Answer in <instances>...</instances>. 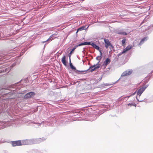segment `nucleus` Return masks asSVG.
Returning a JSON list of instances; mask_svg holds the SVG:
<instances>
[{
	"instance_id": "obj_1",
	"label": "nucleus",
	"mask_w": 153,
	"mask_h": 153,
	"mask_svg": "<svg viewBox=\"0 0 153 153\" xmlns=\"http://www.w3.org/2000/svg\"><path fill=\"white\" fill-rule=\"evenodd\" d=\"M104 40L105 44V47L106 49L108 48L109 47L110 49L114 48L113 46L111 44L108 39H104Z\"/></svg>"
},
{
	"instance_id": "obj_2",
	"label": "nucleus",
	"mask_w": 153,
	"mask_h": 153,
	"mask_svg": "<svg viewBox=\"0 0 153 153\" xmlns=\"http://www.w3.org/2000/svg\"><path fill=\"white\" fill-rule=\"evenodd\" d=\"M100 66V64H98L96 65H94L91 66L89 67L90 69H91L90 70V72H93L95 71L96 69L99 68Z\"/></svg>"
},
{
	"instance_id": "obj_3",
	"label": "nucleus",
	"mask_w": 153,
	"mask_h": 153,
	"mask_svg": "<svg viewBox=\"0 0 153 153\" xmlns=\"http://www.w3.org/2000/svg\"><path fill=\"white\" fill-rule=\"evenodd\" d=\"M132 72V70H126L124 71L121 74V76H125L131 74Z\"/></svg>"
},
{
	"instance_id": "obj_4",
	"label": "nucleus",
	"mask_w": 153,
	"mask_h": 153,
	"mask_svg": "<svg viewBox=\"0 0 153 153\" xmlns=\"http://www.w3.org/2000/svg\"><path fill=\"white\" fill-rule=\"evenodd\" d=\"M35 95L34 92H31L27 93L25 96V98L26 99L31 98Z\"/></svg>"
},
{
	"instance_id": "obj_5",
	"label": "nucleus",
	"mask_w": 153,
	"mask_h": 153,
	"mask_svg": "<svg viewBox=\"0 0 153 153\" xmlns=\"http://www.w3.org/2000/svg\"><path fill=\"white\" fill-rule=\"evenodd\" d=\"M12 146H20L22 145V143L21 140H17L11 142Z\"/></svg>"
},
{
	"instance_id": "obj_6",
	"label": "nucleus",
	"mask_w": 153,
	"mask_h": 153,
	"mask_svg": "<svg viewBox=\"0 0 153 153\" xmlns=\"http://www.w3.org/2000/svg\"><path fill=\"white\" fill-rule=\"evenodd\" d=\"M132 48V45H129L127 46L124 49L122 52L121 53L119 54V55H120L122 54L126 53L127 51H129Z\"/></svg>"
},
{
	"instance_id": "obj_7",
	"label": "nucleus",
	"mask_w": 153,
	"mask_h": 153,
	"mask_svg": "<svg viewBox=\"0 0 153 153\" xmlns=\"http://www.w3.org/2000/svg\"><path fill=\"white\" fill-rule=\"evenodd\" d=\"M146 88V87L143 86L142 88L139 89L137 91V94L139 95V97L140 96L141 94L144 91Z\"/></svg>"
},
{
	"instance_id": "obj_8",
	"label": "nucleus",
	"mask_w": 153,
	"mask_h": 153,
	"mask_svg": "<svg viewBox=\"0 0 153 153\" xmlns=\"http://www.w3.org/2000/svg\"><path fill=\"white\" fill-rule=\"evenodd\" d=\"M111 62V60L109 58H107L103 62V65L104 67H106L107 65L109 64Z\"/></svg>"
},
{
	"instance_id": "obj_9",
	"label": "nucleus",
	"mask_w": 153,
	"mask_h": 153,
	"mask_svg": "<svg viewBox=\"0 0 153 153\" xmlns=\"http://www.w3.org/2000/svg\"><path fill=\"white\" fill-rule=\"evenodd\" d=\"M22 145H27L29 143V140H22L21 142Z\"/></svg>"
},
{
	"instance_id": "obj_10",
	"label": "nucleus",
	"mask_w": 153,
	"mask_h": 153,
	"mask_svg": "<svg viewBox=\"0 0 153 153\" xmlns=\"http://www.w3.org/2000/svg\"><path fill=\"white\" fill-rule=\"evenodd\" d=\"M66 57L65 56H63L61 60L62 63L65 65L66 66L67 64L65 60Z\"/></svg>"
},
{
	"instance_id": "obj_11",
	"label": "nucleus",
	"mask_w": 153,
	"mask_h": 153,
	"mask_svg": "<svg viewBox=\"0 0 153 153\" xmlns=\"http://www.w3.org/2000/svg\"><path fill=\"white\" fill-rule=\"evenodd\" d=\"M93 47L94 48L96 49L97 50L99 51L100 52V53L101 55H102V52H101V50H100V48H99V47L97 45L95 44V45H94V46Z\"/></svg>"
},
{
	"instance_id": "obj_12",
	"label": "nucleus",
	"mask_w": 153,
	"mask_h": 153,
	"mask_svg": "<svg viewBox=\"0 0 153 153\" xmlns=\"http://www.w3.org/2000/svg\"><path fill=\"white\" fill-rule=\"evenodd\" d=\"M70 67L71 68V69H72V70H76V68L74 66H73L72 63L71 62V59H70Z\"/></svg>"
},
{
	"instance_id": "obj_13",
	"label": "nucleus",
	"mask_w": 153,
	"mask_h": 153,
	"mask_svg": "<svg viewBox=\"0 0 153 153\" xmlns=\"http://www.w3.org/2000/svg\"><path fill=\"white\" fill-rule=\"evenodd\" d=\"M147 40V37H144L140 41L139 44L140 45L143 43L144 41H146Z\"/></svg>"
},
{
	"instance_id": "obj_14",
	"label": "nucleus",
	"mask_w": 153,
	"mask_h": 153,
	"mask_svg": "<svg viewBox=\"0 0 153 153\" xmlns=\"http://www.w3.org/2000/svg\"><path fill=\"white\" fill-rule=\"evenodd\" d=\"M117 33L119 34H122L124 35H127V34L126 32H118Z\"/></svg>"
},
{
	"instance_id": "obj_15",
	"label": "nucleus",
	"mask_w": 153,
	"mask_h": 153,
	"mask_svg": "<svg viewBox=\"0 0 153 153\" xmlns=\"http://www.w3.org/2000/svg\"><path fill=\"white\" fill-rule=\"evenodd\" d=\"M83 45H85V42L81 43L79 44L78 45H76V47H78L79 46H80Z\"/></svg>"
},
{
	"instance_id": "obj_16",
	"label": "nucleus",
	"mask_w": 153,
	"mask_h": 153,
	"mask_svg": "<svg viewBox=\"0 0 153 153\" xmlns=\"http://www.w3.org/2000/svg\"><path fill=\"white\" fill-rule=\"evenodd\" d=\"M126 39H123L122 41V45L123 46H124L126 42Z\"/></svg>"
},
{
	"instance_id": "obj_17",
	"label": "nucleus",
	"mask_w": 153,
	"mask_h": 153,
	"mask_svg": "<svg viewBox=\"0 0 153 153\" xmlns=\"http://www.w3.org/2000/svg\"><path fill=\"white\" fill-rule=\"evenodd\" d=\"M101 55H100V56H98L97 57V60H99V62H100V60H101Z\"/></svg>"
},
{
	"instance_id": "obj_18",
	"label": "nucleus",
	"mask_w": 153,
	"mask_h": 153,
	"mask_svg": "<svg viewBox=\"0 0 153 153\" xmlns=\"http://www.w3.org/2000/svg\"><path fill=\"white\" fill-rule=\"evenodd\" d=\"M76 47H74L72 49V50L70 52V54H71V53L73 51H74V50L76 48Z\"/></svg>"
},
{
	"instance_id": "obj_19",
	"label": "nucleus",
	"mask_w": 153,
	"mask_h": 153,
	"mask_svg": "<svg viewBox=\"0 0 153 153\" xmlns=\"http://www.w3.org/2000/svg\"><path fill=\"white\" fill-rule=\"evenodd\" d=\"M85 45H89L91 44V43L90 42H85Z\"/></svg>"
},
{
	"instance_id": "obj_20",
	"label": "nucleus",
	"mask_w": 153,
	"mask_h": 153,
	"mask_svg": "<svg viewBox=\"0 0 153 153\" xmlns=\"http://www.w3.org/2000/svg\"><path fill=\"white\" fill-rule=\"evenodd\" d=\"M83 29H84V28L83 27H81V28H79L77 30V32L78 31V30H83Z\"/></svg>"
},
{
	"instance_id": "obj_21",
	"label": "nucleus",
	"mask_w": 153,
	"mask_h": 153,
	"mask_svg": "<svg viewBox=\"0 0 153 153\" xmlns=\"http://www.w3.org/2000/svg\"><path fill=\"white\" fill-rule=\"evenodd\" d=\"M128 106H132V105H134L132 103H129V104H128Z\"/></svg>"
},
{
	"instance_id": "obj_22",
	"label": "nucleus",
	"mask_w": 153,
	"mask_h": 153,
	"mask_svg": "<svg viewBox=\"0 0 153 153\" xmlns=\"http://www.w3.org/2000/svg\"><path fill=\"white\" fill-rule=\"evenodd\" d=\"M95 44H94V43H92L91 44V43L90 45H92L93 47L94 46V45H95Z\"/></svg>"
},
{
	"instance_id": "obj_23",
	"label": "nucleus",
	"mask_w": 153,
	"mask_h": 153,
	"mask_svg": "<svg viewBox=\"0 0 153 153\" xmlns=\"http://www.w3.org/2000/svg\"><path fill=\"white\" fill-rule=\"evenodd\" d=\"M88 70H86V71H81V72H85V73H86V72Z\"/></svg>"
},
{
	"instance_id": "obj_24",
	"label": "nucleus",
	"mask_w": 153,
	"mask_h": 153,
	"mask_svg": "<svg viewBox=\"0 0 153 153\" xmlns=\"http://www.w3.org/2000/svg\"><path fill=\"white\" fill-rule=\"evenodd\" d=\"M50 38H49L47 40H46V41H45V42H43V43H44V42H46V41H48L49 40H50Z\"/></svg>"
},
{
	"instance_id": "obj_25",
	"label": "nucleus",
	"mask_w": 153,
	"mask_h": 153,
	"mask_svg": "<svg viewBox=\"0 0 153 153\" xmlns=\"http://www.w3.org/2000/svg\"><path fill=\"white\" fill-rule=\"evenodd\" d=\"M137 100L138 101H139L141 102V101H141V100H139L138 99H137Z\"/></svg>"
},
{
	"instance_id": "obj_26",
	"label": "nucleus",
	"mask_w": 153,
	"mask_h": 153,
	"mask_svg": "<svg viewBox=\"0 0 153 153\" xmlns=\"http://www.w3.org/2000/svg\"><path fill=\"white\" fill-rule=\"evenodd\" d=\"M41 139H42L41 138H40L39 139V140H41Z\"/></svg>"
},
{
	"instance_id": "obj_27",
	"label": "nucleus",
	"mask_w": 153,
	"mask_h": 153,
	"mask_svg": "<svg viewBox=\"0 0 153 153\" xmlns=\"http://www.w3.org/2000/svg\"><path fill=\"white\" fill-rule=\"evenodd\" d=\"M135 92H135L133 94V95H134L135 94Z\"/></svg>"
}]
</instances>
